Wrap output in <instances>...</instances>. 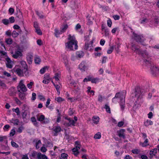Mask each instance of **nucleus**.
<instances>
[{
    "label": "nucleus",
    "mask_w": 159,
    "mask_h": 159,
    "mask_svg": "<svg viewBox=\"0 0 159 159\" xmlns=\"http://www.w3.org/2000/svg\"><path fill=\"white\" fill-rule=\"evenodd\" d=\"M68 37V39L69 41L65 44L66 48L69 51L77 50L78 48V42L75 39V36L74 35L71 36L69 34Z\"/></svg>",
    "instance_id": "obj_1"
},
{
    "label": "nucleus",
    "mask_w": 159,
    "mask_h": 159,
    "mask_svg": "<svg viewBox=\"0 0 159 159\" xmlns=\"http://www.w3.org/2000/svg\"><path fill=\"white\" fill-rule=\"evenodd\" d=\"M144 66L150 67L151 74L154 76L159 75V68L152 63L151 60H143Z\"/></svg>",
    "instance_id": "obj_2"
},
{
    "label": "nucleus",
    "mask_w": 159,
    "mask_h": 159,
    "mask_svg": "<svg viewBox=\"0 0 159 159\" xmlns=\"http://www.w3.org/2000/svg\"><path fill=\"white\" fill-rule=\"evenodd\" d=\"M126 95V92L124 91L122 92L117 93L116 94L115 97L112 99V102L115 103L116 99L117 101L120 100V103L122 110L125 108V98Z\"/></svg>",
    "instance_id": "obj_3"
},
{
    "label": "nucleus",
    "mask_w": 159,
    "mask_h": 159,
    "mask_svg": "<svg viewBox=\"0 0 159 159\" xmlns=\"http://www.w3.org/2000/svg\"><path fill=\"white\" fill-rule=\"evenodd\" d=\"M21 63L23 64V68H22L21 67H20V68H16V67L13 69V71L19 76H24V75L27 76L28 75L27 66L26 65L25 62L24 61H22Z\"/></svg>",
    "instance_id": "obj_4"
},
{
    "label": "nucleus",
    "mask_w": 159,
    "mask_h": 159,
    "mask_svg": "<svg viewBox=\"0 0 159 159\" xmlns=\"http://www.w3.org/2000/svg\"><path fill=\"white\" fill-rule=\"evenodd\" d=\"M80 143L78 141L75 142V147L72 149L73 154L75 156H77L79 154V150L80 148Z\"/></svg>",
    "instance_id": "obj_5"
},
{
    "label": "nucleus",
    "mask_w": 159,
    "mask_h": 159,
    "mask_svg": "<svg viewBox=\"0 0 159 159\" xmlns=\"http://www.w3.org/2000/svg\"><path fill=\"white\" fill-rule=\"evenodd\" d=\"M24 80H21L19 82V85L17 87L18 89H20V90L23 92H25L27 91V89L24 84Z\"/></svg>",
    "instance_id": "obj_6"
},
{
    "label": "nucleus",
    "mask_w": 159,
    "mask_h": 159,
    "mask_svg": "<svg viewBox=\"0 0 159 159\" xmlns=\"http://www.w3.org/2000/svg\"><path fill=\"white\" fill-rule=\"evenodd\" d=\"M37 118L38 121L43 123L46 124L49 122V120L48 119L45 118V116L43 115L39 114L37 116Z\"/></svg>",
    "instance_id": "obj_7"
},
{
    "label": "nucleus",
    "mask_w": 159,
    "mask_h": 159,
    "mask_svg": "<svg viewBox=\"0 0 159 159\" xmlns=\"http://www.w3.org/2000/svg\"><path fill=\"white\" fill-rule=\"evenodd\" d=\"M135 96L138 99L141 98L142 96L144 94L140 90L139 88L137 87L135 89V91L134 93Z\"/></svg>",
    "instance_id": "obj_8"
},
{
    "label": "nucleus",
    "mask_w": 159,
    "mask_h": 159,
    "mask_svg": "<svg viewBox=\"0 0 159 159\" xmlns=\"http://www.w3.org/2000/svg\"><path fill=\"white\" fill-rule=\"evenodd\" d=\"M132 50L135 52L136 53L138 54H141L143 56L144 54L145 55H148V53L146 51H144L143 53V52L140 50L137 47H136L135 46H133L132 48Z\"/></svg>",
    "instance_id": "obj_9"
},
{
    "label": "nucleus",
    "mask_w": 159,
    "mask_h": 159,
    "mask_svg": "<svg viewBox=\"0 0 159 159\" xmlns=\"http://www.w3.org/2000/svg\"><path fill=\"white\" fill-rule=\"evenodd\" d=\"M66 119L67 120V122H68L67 124L68 126L74 125L77 120V118L76 116L74 117V120H71L70 118H66Z\"/></svg>",
    "instance_id": "obj_10"
},
{
    "label": "nucleus",
    "mask_w": 159,
    "mask_h": 159,
    "mask_svg": "<svg viewBox=\"0 0 159 159\" xmlns=\"http://www.w3.org/2000/svg\"><path fill=\"white\" fill-rule=\"evenodd\" d=\"M133 37L137 42H142L144 40L143 37L142 35H139L133 33Z\"/></svg>",
    "instance_id": "obj_11"
},
{
    "label": "nucleus",
    "mask_w": 159,
    "mask_h": 159,
    "mask_svg": "<svg viewBox=\"0 0 159 159\" xmlns=\"http://www.w3.org/2000/svg\"><path fill=\"white\" fill-rule=\"evenodd\" d=\"M70 84L71 86L74 87V89L76 92H78L80 90V85L77 84L74 81L72 82Z\"/></svg>",
    "instance_id": "obj_12"
},
{
    "label": "nucleus",
    "mask_w": 159,
    "mask_h": 159,
    "mask_svg": "<svg viewBox=\"0 0 159 159\" xmlns=\"http://www.w3.org/2000/svg\"><path fill=\"white\" fill-rule=\"evenodd\" d=\"M79 68L82 72H84L87 70L88 68L84 65V62L82 61L79 66Z\"/></svg>",
    "instance_id": "obj_13"
},
{
    "label": "nucleus",
    "mask_w": 159,
    "mask_h": 159,
    "mask_svg": "<svg viewBox=\"0 0 159 159\" xmlns=\"http://www.w3.org/2000/svg\"><path fill=\"white\" fill-rule=\"evenodd\" d=\"M51 80V79L49 76L47 75H44L43 82L45 84H48L50 82Z\"/></svg>",
    "instance_id": "obj_14"
},
{
    "label": "nucleus",
    "mask_w": 159,
    "mask_h": 159,
    "mask_svg": "<svg viewBox=\"0 0 159 159\" xmlns=\"http://www.w3.org/2000/svg\"><path fill=\"white\" fill-rule=\"evenodd\" d=\"M6 64L7 67L9 68H11L14 64V62L12 60H6Z\"/></svg>",
    "instance_id": "obj_15"
},
{
    "label": "nucleus",
    "mask_w": 159,
    "mask_h": 159,
    "mask_svg": "<svg viewBox=\"0 0 159 159\" xmlns=\"http://www.w3.org/2000/svg\"><path fill=\"white\" fill-rule=\"evenodd\" d=\"M22 53L21 52L17 51L15 52V53L12 54V56L15 59H17L19 57H21Z\"/></svg>",
    "instance_id": "obj_16"
},
{
    "label": "nucleus",
    "mask_w": 159,
    "mask_h": 159,
    "mask_svg": "<svg viewBox=\"0 0 159 159\" xmlns=\"http://www.w3.org/2000/svg\"><path fill=\"white\" fill-rule=\"evenodd\" d=\"M124 129H121L120 130L117 131V134L119 137L124 138L125 137L124 135Z\"/></svg>",
    "instance_id": "obj_17"
},
{
    "label": "nucleus",
    "mask_w": 159,
    "mask_h": 159,
    "mask_svg": "<svg viewBox=\"0 0 159 159\" xmlns=\"http://www.w3.org/2000/svg\"><path fill=\"white\" fill-rule=\"evenodd\" d=\"M61 77V75L60 73H57L55 74L53 77L56 81V83H60V79Z\"/></svg>",
    "instance_id": "obj_18"
},
{
    "label": "nucleus",
    "mask_w": 159,
    "mask_h": 159,
    "mask_svg": "<svg viewBox=\"0 0 159 159\" xmlns=\"http://www.w3.org/2000/svg\"><path fill=\"white\" fill-rule=\"evenodd\" d=\"M68 28V25L67 24H63L61 25V32L63 33L65 32Z\"/></svg>",
    "instance_id": "obj_19"
},
{
    "label": "nucleus",
    "mask_w": 159,
    "mask_h": 159,
    "mask_svg": "<svg viewBox=\"0 0 159 159\" xmlns=\"http://www.w3.org/2000/svg\"><path fill=\"white\" fill-rule=\"evenodd\" d=\"M99 119V117L98 116H94L92 118V120L93 123L96 124L98 123Z\"/></svg>",
    "instance_id": "obj_20"
},
{
    "label": "nucleus",
    "mask_w": 159,
    "mask_h": 159,
    "mask_svg": "<svg viewBox=\"0 0 159 159\" xmlns=\"http://www.w3.org/2000/svg\"><path fill=\"white\" fill-rule=\"evenodd\" d=\"M153 122L150 120H147L144 122V124L146 126H148L149 125H152Z\"/></svg>",
    "instance_id": "obj_21"
},
{
    "label": "nucleus",
    "mask_w": 159,
    "mask_h": 159,
    "mask_svg": "<svg viewBox=\"0 0 159 159\" xmlns=\"http://www.w3.org/2000/svg\"><path fill=\"white\" fill-rule=\"evenodd\" d=\"M148 139H146L143 143H140V145L142 147H145L148 145Z\"/></svg>",
    "instance_id": "obj_22"
},
{
    "label": "nucleus",
    "mask_w": 159,
    "mask_h": 159,
    "mask_svg": "<svg viewBox=\"0 0 159 159\" xmlns=\"http://www.w3.org/2000/svg\"><path fill=\"white\" fill-rule=\"evenodd\" d=\"M157 152V149L154 148L152 149L150 152L149 154L151 157H152L155 156Z\"/></svg>",
    "instance_id": "obj_23"
},
{
    "label": "nucleus",
    "mask_w": 159,
    "mask_h": 159,
    "mask_svg": "<svg viewBox=\"0 0 159 159\" xmlns=\"http://www.w3.org/2000/svg\"><path fill=\"white\" fill-rule=\"evenodd\" d=\"M2 141H4V143L7 144V137L6 136H0V142Z\"/></svg>",
    "instance_id": "obj_24"
},
{
    "label": "nucleus",
    "mask_w": 159,
    "mask_h": 159,
    "mask_svg": "<svg viewBox=\"0 0 159 159\" xmlns=\"http://www.w3.org/2000/svg\"><path fill=\"white\" fill-rule=\"evenodd\" d=\"M90 81L92 83H96L99 82V80L98 78H93L91 76V80Z\"/></svg>",
    "instance_id": "obj_25"
},
{
    "label": "nucleus",
    "mask_w": 159,
    "mask_h": 159,
    "mask_svg": "<svg viewBox=\"0 0 159 159\" xmlns=\"http://www.w3.org/2000/svg\"><path fill=\"white\" fill-rule=\"evenodd\" d=\"M0 54L1 56H4L5 57H7L5 58L6 60H10V58L7 57V53L6 52L2 51H0Z\"/></svg>",
    "instance_id": "obj_26"
},
{
    "label": "nucleus",
    "mask_w": 159,
    "mask_h": 159,
    "mask_svg": "<svg viewBox=\"0 0 159 159\" xmlns=\"http://www.w3.org/2000/svg\"><path fill=\"white\" fill-rule=\"evenodd\" d=\"M36 14L39 17L40 19H43L45 17L44 16L43 14V13L39 12L38 11L36 12Z\"/></svg>",
    "instance_id": "obj_27"
},
{
    "label": "nucleus",
    "mask_w": 159,
    "mask_h": 159,
    "mask_svg": "<svg viewBox=\"0 0 159 159\" xmlns=\"http://www.w3.org/2000/svg\"><path fill=\"white\" fill-rule=\"evenodd\" d=\"M101 133L99 132H98L94 135V138L95 139H99L101 138Z\"/></svg>",
    "instance_id": "obj_28"
},
{
    "label": "nucleus",
    "mask_w": 159,
    "mask_h": 159,
    "mask_svg": "<svg viewBox=\"0 0 159 159\" xmlns=\"http://www.w3.org/2000/svg\"><path fill=\"white\" fill-rule=\"evenodd\" d=\"M76 55L77 57L79 58H81L84 56V53L82 51H79L76 52Z\"/></svg>",
    "instance_id": "obj_29"
},
{
    "label": "nucleus",
    "mask_w": 159,
    "mask_h": 159,
    "mask_svg": "<svg viewBox=\"0 0 159 159\" xmlns=\"http://www.w3.org/2000/svg\"><path fill=\"white\" fill-rule=\"evenodd\" d=\"M12 111L14 112H15L16 113L17 115L19 116L20 115V112L18 107H17L16 109H12Z\"/></svg>",
    "instance_id": "obj_30"
},
{
    "label": "nucleus",
    "mask_w": 159,
    "mask_h": 159,
    "mask_svg": "<svg viewBox=\"0 0 159 159\" xmlns=\"http://www.w3.org/2000/svg\"><path fill=\"white\" fill-rule=\"evenodd\" d=\"M55 100L58 102H60L65 100L64 99L60 97L56 98Z\"/></svg>",
    "instance_id": "obj_31"
},
{
    "label": "nucleus",
    "mask_w": 159,
    "mask_h": 159,
    "mask_svg": "<svg viewBox=\"0 0 159 159\" xmlns=\"http://www.w3.org/2000/svg\"><path fill=\"white\" fill-rule=\"evenodd\" d=\"M62 33V32H61V31L59 32V31L57 29H55V30L54 34L55 36L57 37L59 36V35L60 34H61Z\"/></svg>",
    "instance_id": "obj_32"
},
{
    "label": "nucleus",
    "mask_w": 159,
    "mask_h": 159,
    "mask_svg": "<svg viewBox=\"0 0 159 159\" xmlns=\"http://www.w3.org/2000/svg\"><path fill=\"white\" fill-rule=\"evenodd\" d=\"M71 7L73 9H75L78 8L77 5L75 4L74 2H72L71 4Z\"/></svg>",
    "instance_id": "obj_33"
},
{
    "label": "nucleus",
    "mask_w": 159,
    "mask_h": 159,
    "mask_svg": "<svg viewBox=\"0 0 159 159\" xmlns=\"http://www.w3.org/2000/svg\"><path fill=\"white\" fill-rule=\"evenodd\" d=\"M34 85V82L33 81H31L29 83L27 84V86L29 89H31L32 88V86Z\"/></svg>",
    "instance_id": "obj_34"
},
{
    "label": "nucleus",
    "mask_w": 159,
    "mask_h": 159,
    "mask_svg": "<svg viewBox=\"0 0 159 159\" xmlns=\"http://www.w3.org/2000/svg\"><path fill=\"white\" fill-rule=\"evenodd\" d=\"M48 68L47 66H45L42 68L40 70V73L41 74H43L45 72L46 70L48 69Z\"/></svg>",
    "instance_id": "obj_35"
},
{
    "label": "nucleus",
    "mask_w": 159,
    "mask_h": 159,
    "mask_svg": "<svg viewBox=\"0 0 159 159\" xmlns=\"http://www.w3.org/2000/svg\"><path fill=\"white\" fill-rule=\"evenodd\" d=\"M53 130L56 133H57L60 132L61 130V128L59 126H57L53 128Z\"/></svg>",
    "instance_id": "obj_36"
},
{
    "label": "nucleus",
    "mask_w": 159,
    "mask_h": 159,
    "mask_svg": "<svg viewBox=\"0 0 159 159\" xmlns=\"http://www.w3.org/2000/svg\"><path fill=\"white\" fill-rule=\"evenodd\" d=\"M68 100L71 102H73L76 101L77 99L76 97L68 98Z\"/></svg>",
    "instance_id": "obj_37"
},
{
    "label": "nucleus",
    "mask_w": 159,
    "mask_h": 159,
    "mask_svg": "<svg viewBox=\"0 0 159 159\" xmlns=\"http://www.w3.org/2000/svg\"><path fill=\"white\" fill-rule=\"evenodd\" d=\"M5 41L7 44L9 45L11 44L12 43V40L11 38L6 39Z\"/></svg>",
    "instance_id": "obj_38"
},
{
    "label": "nucleus",
    "mask_w": 159,
    "mask_h": 159,
    "mask_svg": "<svg viewBox=\"0 0 159 159\" xmlns=\"http://www.w3.org/2000/svg\"><path fill=\"white\" fill-rule=\"evenodd\" d=\"M11 122L13 123L14 125H18L19 123V120L18 119H12L11 120Z\"/></svg>",
    "instance_id": "obj_39"
},
{
    "label": "nucleus",
    "mask_w": 159,
    "mask_h": 159,
    "mask_svg": "<svg viewBox=\"0 0 159 159\" xmlns=\"http://www.w3.org/2000/svg\"><path fill=\"white\" fill-rule=\"evenodd\" d=\"M104 108L106 109L107 112L109 113H111L110 109L109 106L107 104H105Z\"/></svg>",
    "instance_id": "obj_40"
},
{
    "label": "nucleus",
    "mask_w": 159,
    "mask_h": 159,
    "mask_svg": "<svg viewBox=\"0 0 159 159\" xmlns=\"http://www.w3.org/2000/svg\"><path fill=\"white\" fill-rule=\"evenodd\" d=\"M41 143L40 140H38L36 143V149L39 148L41 146Z\"/></svg>",
    "instance_id": "obj_41"
},
{
    "label": "nucleus",
    "mask_w": 159,
    "mask_h": 159,
    "mask_svg": "<svg viewBox=\"0 0 159 159\" xmlns=\"http://www.w3.org/2000/svg\"><path fill=\"white\" fill-rule=\"evenodd\" d=\"M37 153H38L36 152L33 151L31 152V155H30V156L33 158H35L36 156H37Z\"/></svg>",
    "instance_id": "obj_42"
},
{
    "label": "nucleus",
    "mask_w": 159,
    "mask_h": 159,
    "mask_svg": "<svg viewBox=\"0 0 159 159\" xmlns=\"http://www.w3.org/2000/svg\"><path fill=\"white\" fill-rule=\"evenodd\" d=\"M91 80V76H87L86 78H85L83 82H87L88 81H90Z\"/></svg>",
    "instance_id": "obj_43"
},
{
    "label": "nucleus",
    "mask_w": 159,
    "mask_h": 159,
    "mask_svg": "<svg viewBox=\"0 0 159 159\" xmlns=\"http://www.w3.org/2000/svg\"><path fill=\"white\" fill-rule=\"evenodd\" d=\"M114 48V47L113 46H111L110 47L109 49H108L107 51V53L109 54L111 53L112 52Z\"/></svg>",
    "instance_id": "obj_44"
},
{
    "label": "nucleus",
    "mask_w": 159,
    "mask_h": 159,
    "mask_svg": "<svg viewBox=\"0 0 159 159\" xmlns=\"http://www.w3.org/2000/svg\"><path fill=\"white\" fill-rule=\"evenodd\" d=\"M19 35L18 33L16 31H13L12 34V35L13 37L15 38L17 37Z\"/></svg>",
    "instance_id": "obj_45"
},
{
    "label": "nucleus",
    "mask_w": 159,
    "mask_h": 159,
    "mask_svg": "<svg viewBox=\"0 0 159 159\" xmlns=\"http://www.w3.org/2000/svg\"><path fill=\"white\" fill-rule=\"evenodd\" d=\"M38 98L39 99L42 101H44L45 100V98L43 96L39 95H38Z\"/></svg>",
    "instance_id": "obj_46"
},
{
    "label": "nucleus",
    "mask_w": 159,
    "mask_h": 159,
    "mask_svg": "<svg viewBox=\"0 0 159 159\" xmlns=\"http://www.w3.org/2000/svg\"><path fill=\"white\" fill-rule=\"evenodd\" d=\"M31 120L34 125H37V123L35 118L32 117L31 118Z\"/></svg>",
    "instance_id": "obj_47"
},
{
    "label": "nucleus",
    "mask_w": 159,
    "mask_h": 159,
    "mask_svg": "<svg viewBox=\"0 0 159 159\" xmlns=\"http://www.w3.org/2000/svg\"><path fill=\"white\" fill-rule=\"evenodd\" d=\"M52 83L53 84L54 86H55L57 91H58V90H59V89L60 88V86L58 85H57L55 84V83L53 82V81H52Z\"/></svg>",
    "instance_id": "obj_48"
},
{
    "label": "nucleus",
    "mask_w": 159,
    "mask_h": 159,
    "mask_svg": "<svg viewBox=\"0 0 159 159\" xmlns=\"http://www.w3.org/2000/svg\"><path fill=\"white\" fill-rule=\"evenodd\" d=\"M2 22L5 25H7L9 23V20L7 19H2Z\"/></svg>",
    "instance_id": "obj_49"
},
{
    "label": "nucleus",
    "mask_w": 159,
    "mask_h": 159,
    "mask_svg": "<svg viewBox=\"0 0 159 159\" xmlns=\"http://www.w3.org/2000/svg\"><path fill=\"white\" fill-rule=\"evenodd\" d=\"M11 146L15 148H18L19 146L15 142L13 141H11Z\"/></svg>",
    "instance_id": "obj_50"
},
{
    "label": "nucleus",
    "mask_w": 159,
    "mask_h": 159,
    "mask_svg": "<svg viewBox=\"0 0 159 159\" xmlns=\"http://www.w3.org/2000/svg\"><path fill=\"white\" fill-rule=\"evenodd\" d=\"M36 94L34 93H33L32 94V97L31 99L33 101H34L36 98Z\"/></svg>",
    "instance_id": "obj_51"
},
{
    "label": "nucleus",
    "mask_w": 159,
    "mask_h": 159,
    "mask_svg": "<svg viewBox=\"0 0 159 159\" xmlns=\"http://www.w3.org/2000/svg\"><path fill=\"white\" fill-rule=\"evenodd\" d=\"M61 157L64 159H67L68 157V155L65 153H62L61 154Z\"/></svg>",
    "instance_id": "obj_52"
},
{
    "label": "nucleus",
    "mask_w": 159,
    "mask_h": 159,
    "mask_svg": "<svg viewBox=\"0 0 159 159\" xmlns=\"http://www.w3.org/2000/svg\"><path fill=\"white\" fill-rule=\"evenodd\" d=\"M10 127V126L9 125H7L4 126L3 129L5 131H7Z\"/></svg>",
    "instance_id": "obj_53"
},
{
    "label": "nucleus",
    "mask_w": 159,
    "mask_h": 159,
    "mask_svg": "<svg viewBox=\"0 0 159 159\" xmlns=\"http://www.w3.org/2000/svg\"><path fill=\"white\" fill-rule=\"evenodd\" d=\"M27 60H31L33 59L32 55L30 54H28L27 56Z\"/></svg>",
    "instance_id": "obj_54"
},
{
    "label": "nucleus",
    "mask_w": 159,
    "mask_h": 159,
    "mask_svg": "<svg viewBox=\"0 0 159 159\" xmlns=\"http://www.w3.org/2000/svg\"><path fill=\"white\" fill-rule=\"evenodd\" d=\"M9 20L10 21V23H13L15 21V20L14 17L13 16H11L9 18Z\"/></svg>",
    "instance_id": "obj_55"
},
{
    "label": "nucleus",
    "mask_w": 159,
    "mask_h": 159,
    "mask_svg": "<svg viewBox=\"0 0 159 159\" xmlns=\"http://www.w3.org/2000/svg\"><path fill=\"white\" fill-rule=\"evenodd\" d=\"M148 21V20L146 18H144L143 20H141V24H145V23H147Z\"/></svg>",
    "instance_id": "obj_56"
},
{
    "label": "nucleus",
    "mask_w": 159,
    "mask_h": 159,
    "mask_svg": "<svg viewBox=\"0 0 159 159\" xmlns=\"http://www.w3.org/2000/svg\"><path fill=\"white\" fill-rule=\"evenodd\" d=\"M43 155L41 153H38L36 157L38 158L41 159H42Z\"/></svg>",
    "instance_id": "obj_57"
},
{
    "label": "nucleus",
    "mask_w": 159,
    "mask_h": 159,
    "mask_svg": "<svg viewBox=\"0 0 159 159\" xmlns=\"http://www.w3.org/2000/svg\"><path fill=\"white\" fill-rule=\"evenodd\" d=\"M43 146L44 145H43V146L41 148V151L42 152H45L47 151V149L46 148Z\"/></svg>",
    "instance_id": "obj_58"
},
{
    "label": "nucleus",
    "mask_w": 159,
    "mask_h": 159,
    "mask_svg": "<svg viewBox=\"0 0 159 159\" xmlns=\"http://www.w3.org/2000/svg\"><path fill=\"white\" fill-rule=\"evenodd\" d=\"M15 134V131L14 129H12L10 133L11 136H13Z\"/></svg>",
    "instance_id": "obj_59"
},
{
    "label": "nucleus",
    "mask_w": 159,
    "mask_h": 159,
    "mask_svg": "<svg viewBox=\"0 0 159 159\" xmlns=\"http://www.w3.org/2000/svg\"><path fill=\"white\" fill-rule=\"evenodd\" d=\"M24 129V128L22 126L19 127L17 130V132L19 133H20L22 132V130Z\"/></svg>",
    "instance_id": "obj_60"
},
{
    "label": "nucleus",
    "mask_w": 159,
    "mask_h": 159,
    "mask_svg": "<svg viewBox=\"0 0 159 159\" xmlns=\"http://www.w3.org/2000/svg\"><path fill=\"white\" fill-rule=\"evenodd\" d=\"M35 30L37 33L38 34H39V35L42 34V33L41 30L39 29V28H37V29H35Z\"/></svg>",
    "instance_id": "obj_61"
},
{
    "label": "nucleus",
    "mask_w": 159,
    "mask_h": 159,
    "mask_svg": "<svg viewBox=\"0 0 159 159\" xmlns=\"http://www.w3.org/2000/svg\"><path fill=\"white\" fill-rule=\"evenodd\" d=\"M148 117L149 119H151L153 116V113L152 112H150L148 114Z\"/></svg>",
    "instance_id": "obj_62"
},
{
    "label": "nucleus",
    "mask_w": 159,
    "mask_h": 159,
    "mask_svg": "<svg viewBox=\"0 0 159 159\" xmlns=\"http://www.w3.org/2000/svg\"><path fill=\"white\" fill-rule=\"evenodd\" d=\"M21 159H29L27 154H26L23 155Z\"/></svg>",
    "instance_id": "obj_63"
},
{
    "label": "nucleus",
    "mask_w": 159,
    "mask_h": 159,
    "mask_svg": "<svg viewBox=\"0 0 159 159\" xmlns=\"http://www.w3.org/2000/svg\"><path fill=\"white\" fill-rule=\"evenodd\" d=\"M140 157L142 159H148V157L145 155H141Z\"/></svg>",
    "instance_id": "obj_64"
}]
</instances>
